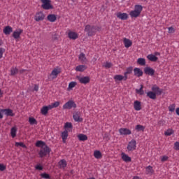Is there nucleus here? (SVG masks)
<instances>
[{"label": "nucleus", "instance_id": "9", "mask_svg": "<svg viewBox=\"0 0 179 179\" xmlns=\"http://www.w3.org/2000/svg\"><path fill=\"white\" fill-rule=\"evenodd\" d=\"M42 8L45 10H48L52 9L53 7L52 5H51V3H50V1H43Z\"/></svg>", "mask_w": 179, "mask_h": 179}, {"label": "nucleus", "instance_id": "38", "mask_svg": "<svg viewBox=\"0 0 179 179\" xmlns=\"http://www.w3.org/2000/svg\"><path fill=\"white\" fill-rule=\"evenodd\" d=\"M76 85H78V83L75 81H72V82L69 83L67 90H72V89L73 87H75L76 86Z\"/></svg>", "mask_w": 179, "mask_h": 179}, {"label": "nucleus", "instance_id": "37", "mask_svg": "<svg viewBox=\"0 0 179 179\" xmlns=\"http://www.w3.org/2000/svg\"><path fill=\"white\" fill-rule=\"evenodd\" d=\"M59 101H56L55 103H52L51 105H49V108L50 110H52V108H57V107H59Z\"/></svg>", "mask_w": 179, "mask_h": 179}, {"label": "nucleus", "instance_id": "5", "mask_svg": "<svg viewBox=\"0 0 179 179\" xmlns=\"http://www.w3.org/2000/svg\"><path fill=\"white\" fill-rule=\"evenodd\" d=\"M127 149L128 152H134V150H136V140L131 139L130 142H129Z\"/></svg>", "mask_w": 179, "mask_h": 179}, {"label": "nucleus", "instance_id": "15", "mask_svg": "<svg viewBox=\"0 0 179 179\" xmlns=\"http://www.w3.org/2000/svg\"><path fill=\"white\" fill-rule=\"evenodd\" d=\"M50 110H51L50 108V105L43 106L41 109V114H42V115H47Z\"/></svg>", "mask_w": 179, "mask_h": 179}, {"label": "nucleus", "instance_id": "17", "mask_svg": "<svg viewBox=\"0 0 179 179\" xmlns=\"http://www.w3.org/2000/svg\"><path fill=\"white\" fill-rule=\"evenodd\" d=\"M134 108L136 111H141L142 110V104L139 101H135L134 103Z\"/></svg>", "mask_w": 179, "mask_h": 179}, {"label": "nucleus", "instance_id": "13", "mask_svg": "<svg viewBox=\"0 0 179 179\" xmlns=\"http://www.w3.org/2000/svg\"><path fill=\"white\" fill-rule=\"evenodd\" d=\"M119 133L120 135H131L132 134V131L129 129L127 128H120L119 129Z\"/></svg>", "mask_w": 179, "mask_h": 179}, {"label": "nucleus", "instance_id": "61", "mask_svg": "<svg viewBox=\"0 0 179 179\" xmlns=\"http://www.w3.org/2000/svg\"><path fill=\"white\" fill-rule=\"evenodd\" d=\"M155 55H160V53L156 52V53H155Z\"/></svg>", "mask_w": 179, "mask_h": 179}, {"label": "nucleus", "instance_id": "23", "mask_svg": "<svg viewBox=\"0 0 179 179\" xmlns=\"http://www.w3.org/2000/svg\"><path fill=\"white\" fill-rule=\"evenodd\" d=\"M47 20H48V22H51L52 23H54V22L57 21V15L49 14L47 16Z\"/></svg>", "mask_w": 179, "mask_h": 179}, {"label": "nucleus", "instance_id": "21", "mask_svg": "<svg viewBox=\"0 0 179 179\" xmlns=\"http://www.w3.org/2000/svg\"><path fill=\"white\" fill-rule=\"evenodd\" d=\"M68 36L71 40H76V38L79 37V35L78 34V33L73 32V31H69L68 34Z\"/></svg>", "mask_w": 179, "mask_h": 179}, {"label": "nucleus", "instance_id": "19", "mask_svg": "<svg viewBox=\"0 0 179 179\" xmlns=\"http://www.w3.org/2000/svg\"><path fill=\"white\" fill-rule=\"evenodd\" d=\"M66 166H68V164L66 163V160H65V159H61L58 162V167H59V169H62L64 170V169H65Z\"/></svg>", "mask_w": 179, "mask_h": 179}, {"label": "nucleus", "instance_id": "46", "mask_svg": "<svg viewBox=\"0 0 179 179\" xmlns=\"http://www.w3.org/2000/svg\"><path fill=\"white\" fill-rule=\"evenodd\" d=\"M41 177L45 179H51V176L47 173H41Z\"/></svg>", "mask_w": 179, "mask_h": 179}, {"label": "nucleus", "instance_id": "1", "mask_svg": "<svg viewBox=\"0 0 179 179\" xmlns=\"http://www.w3.org/2000/svg\"><path fill=\"white\" fill-rule=\"evenodd\" d=\"M143 10V7L141 5H135L134 10L130 11L129 15L132 18L139 17V16H141V13H142Z\"/></svg>", "mask_w": 179, "mask_h": 179}, {"label": "nucleus", "instance_id": "47", "mask_svg": "<svg viewBox=\"0 0 179 179\" xmlns=\"http://www.w3.org/2000/svg\"><path fill=\"white\" fill-rule=\"evenodd\" d=\"M45 145V143H44V141H38L36 143V146L37 148H40V146H43Z\"/></svg>", "mask_w": 179, "mask_h": 179}, {"label": "nucleus", "instance_id": "50", "mask_svg": "<svg viewBox=\"0 0 179 179\" xmlns=\"http://www.w3.org/2000/svg\"><path fill=\"white\" fill-rule=\"evenodd\" d=\"M168 30H169V33L171 34H173V33L176 32V29H174V28L173 27H170L168 28Z\"/></svg>", "mask_w": 179, "mask_h": 179}, {"label": "nucleus", "instance_id": "30", "mask_svg": "<svg viewBox=\"0 0 179 179\" xmlns=\"http://www.w3.org/2000/svg\"><path fill=\"white\" fill-rule=\"evenodd\" d=\"M122 156V159L124 162H126L127 163L131 162V157L129 156H128L127 154L122 152L121 154Z\"/></svg>", "mask_w": 179, "mask_h": 179}, {"label": "nucleus", "instance_id": "31", "mask_svg": "<svg viewBox=\"0 0 179 179\" xmlns=\"http://www.w3.org/2000/svg\"><path fill=\"white\" fill-rule=\"evenodd\" d=\"M148 59H149V61H151L152 62H156V61H157L158 58L157 57H156V55H148L147 56Z\"/></svg>", "mask_w": 179, "mask_h": 179}, {"label": "nucleus", "instance_id": "41", "mask_svg": "<svg viewBox=\"0 0 179 179\" xmlns=\"http://www.w3.org/2000/svg\"><path fill=\"white\" fill-rule=\"evenodd\" d=\"M94 157L95 159H101V157H102L101 152L99 150L94 151Z\"/></svg>", "mask_w": 179, "mask_h": 179}, {"label": "nucleus", "instance_id": "53", "mask_svg": "<svg viewBox=\"0 0 179 179\" xmlns=\"http://www.w3.org/2000/svg\"><path fill=\"white\" fill-rule=\"evenodd\" d=\"M5 52V49L0 48V59L3 57V53Z\"/></svg>", "mask_w": 179, "mask_h": 179}, {"label": "nucleus", "instance_id": "51", "mask_svg": "<svg viewBox=\"0 0 179 179\" xmlns=\"http://www.w3.org/2000/svg\"><path fill=\"white\" fill-rule=\"evenodd\" d=\"M169 111H171V113H173V111H174V110H176V105L172 104V105L169 106Z\"/></svg>", "mask_w": 179, "mask_h": 179}, {"label": "nucleus", "instance_id": "32", "mask_svg": "<svg viewBox=\"0 0 179 179\" xmlns=\"http://www.w3.org/2000/svg\"><path fill=\"white\" fill-rule=\"evenodd\" d=\"M17 133V128L16 127H13L10 129V135L12 138H16V134Z\"/></svg>", "mask_w": 179, "mask_h": 179}, {"label": "nucleus", "instance_id": "10", "mask_svg": "<svg viewBox=\"0 0 179 179\" xmlns=\"http://www.w3.org/2000/svg\"><path fill=\"white\" fill-rule=\"evenodd\" d=\"M23 33V29H17L13 33V37L15 38V40H17L18 38H20V35Z\"/></svg>", "mask_w": 179, "mask_h": 179}, {"label": "nucleus", "instance_id": "54", "mask_svg": "<svg viewBox=\"0 0 179 179\" xmlns=\"http://www.w3.org/2000/svg\"><path fill=\"white\" fill-rule=\"evenodd\" d=\"M174 148L176 150H179V142L177 141L174 143Z\"/></svg>", "mask_w": 179, "mask_h": 179}, {"label": "nucleus", "instance_id": "43", "mask_svg": "<svg viewBox=\"0 0 179 179\" xmlns=\"http://www.w3.org/2000/svg\"><path fill=\"white\" fill-rule=\"evenodd\" d=\"M17 72H19V70L17 69V68H16V67L11 68L10 73H11L12 76L16 75V73H17Z\"/></svg>", "mask_w": 179, "mask_h": 179}, {"label": "nucleus", "instance_id": "36", "mask_svg": "<svg viewBox=\"0 0 179 179\" xmlns=\"http://www.w3.org/2000/svg\"><path fill=\"white\" fill-rule=\"evenodd\" d=\"M137 63L138 65H141V66H145L146 65V59L143 58H138L137 60Z\"/></svg>", "mask_w": 179, "mask_h": 179}, {"label": "nucleus", "instance_id": "24", "mask_svg": "<svg viewBox=\"0 0 179 179\" xmlns=\"http://www.w3.org/2000/svg\"><path fill=\"white\" fill-rule=\"evenodd\" d=\"M123 43H124V47L126 48H129V47H131L132 45V41H131L127 38H124Z\"/></svg>", "mask_w": 179, "mask_h": 179}, {"label": "nucleus", "instance_id": "14", "mask_svg": "<svg viewBox=\"0 0 179 179\" xmlns=\"http://www.w3.org/2000/svg\"><path fill=\"white\" fill-rule=\"evenodd\" d=\"M144 73L145 75H149L150 76H153L155 75V69L150 67H145L144 69Z\"/></svg>", "mask_w": 179, "mask_h": 179}, {"label": "nucleus", "instance_id": "22", "mask_svg": "<svg viewBox=\"0 0 179 179\" xmlns=\"http://www.w3.org/2000/svg\"><path fill=\"white\" fill-rule=\"evenodd\" d=\"M113 79H115V82H121V80H127V78H125V76L122 75H115L113 77Z\"/></svg>", "mask_w": 179, "mask_h": 179}, {"label": "nucleus", "instance_id": "26", "mask_svg": "<svg viewBox=\"0 0 179 179\" xmlns=\"http://www.w3.org/2000/svg\"><path fill=\"white\" fill-rule=\"evenodd\" d=\"M87 69V66L86 65H78L76 67V72H84Z\"/></svg>", "mask_w": 179, "mask_h": 179}, {"label": "nucleus", "instance_id": "4", "mask_svg": "<svg viewBox=\"0 0 179 179\" xmlns=\"http://www.w3.org/2000/svg\"><path fill=\"white\" fill-rule=\"evenodd\" d=\"M77 105L72 100H69L65 104L63 105V110H72V108H76Z\"/></svg>", "mask_w": 179, "mask_h": 179}, {"label": "nucleus", "instance_id": "45", "mask_svg": "<svg viewBox=\"0 0 179 179\" xmlns=\"http://www.w3.org/2000/svg\"><path fill=\"white\" fill-rule=\"evenodd\" d=\"M136 93H138V94H140L141 96H142L144 93V92H143V85H141L140 89L139 90H136Z\"/></svg>", "mask_w": 179, "mask_h": 179}, {"label": "nucleus", "instance_id": "48", "mask_svg": "<svg viewBox=\"0 0 179 179\" xmlns=\"http://www.w3.org/2000/svg\"><path fill=\"white\" fill-rule=\"evenodd\" d=\"M72 129V123L71 122H66L64 125V129Z\"/></svg>", "mask_w": 179, "mask_h": 179}, {"label": "nucleus", "instance_id": "27", "mask_svg": "<svg viewBox=\"0 0 179 179\" xmlns=\"http://www.w3.org/2000/svg\"><path fill=\"white\" fill-rule=\"evenodd\" d=\"M62 138L63 143H66V139H68V129H65L62 133Z\"/></svg>", "mask_w": 179, "mask_h": 179}, {"label": "nucleus", "instance_id": "35", "mask_svg": "<svg viewBox=\"0 0 179 179\" xmlns=\"http://www.w3.org/2000/svg\"><path fill=\"white\" fill-rule=\"evenodd\" d=\"M145 173L150 176L153 174V168L151 166H148L145 168Z\"/></svg>", "mask_w": 179, "mask_h": 179}, {"label": "nucleus", "instance_id": "25", "mask_svg": "<svg viewBox=\"0 0 179 179\" xmlns=\"http://www.w3.org/2000/svg\"><path fill=\"white\" fill-rule=\"evenodd\" d=\"M2 112L4 113L5 115H7L8 117L15 116V113H13V110H12L11 109H3Z\"/></svg>", "mask_w": 179, "mask_h": 179}, {"label": "nucleus", "instance_id": "11", "mask_svg": "<svg viewBox=\"0 0 179 179\" xmlns=\"http://www.w3.org/2000/svg\"><path fill=\"white\" fill-rule=\"evenodd\" d=\"M116 16L118 19H120L121 20H127V19H128V15L127 14V13L118 12L116 13Z\"/></svg>", "mask_w": 179, "mask_h": 179}, {"label": "nucleus", "instance_id": "8", "mask_svg": "<svg viewBox=\"0 0 179 179\" xmlns=\"http://www.w3.org/2000/svg\"><path fill=\"white\" fill-rule=\"evenodd\" d=\"M73 118L76 122H82L83 118L80 117V112H74L73 114Z\"/></svg>", "mask_w": 179, "mask_h": 179}, {"label": "nucleus", "instance_id": "59", "mask_svg": "<svg viewBox=\"0 0 179 179\" xmlns=\"http://www.w3.org/2000/svg\"><path fill=\"white\" fill-rule=\"evenodd\" d=\"M3 118V115H2V113H0V119Z\"/></svg>", "mask_w": 179, "mask_h": 179}, {"label": "nucleus", "instance_id": "7", "mask_svg": "<svg viewBox=\"0 0 179 179\" xmlns=\"http://www.w3.org/2000/svg\"><path fill=\"white\" fill-rule=\"evenodd\" d=\"M59 73H61V69L59 68H55L50 75V78L51 79H57V78L58 77V75H59Z\"/></svg>", "mask_w": 179, "mask_h": 179}, {"label": "nucleus", "instance_id": "57", "mask_svg": "<svg viewBox=\"0 0 179 179\" xmlns=\"http://www.w3.org/2000/svg\"><path fill=\"white\" fill-rule=\"evenodd\" d=\"M34 90L35 92H38V85H34Z\"/></svg>", "mask_w": 179, "mask_h": 179}, {"label": "nucleus", "instance_id": "34", "mask_svg": "<svg viewBox=\"0 0 179 179\" xmlns=\"http://www.w3.org/2000/svg\"><path fill=\"white\" fill-rule=\"evenodd\" d=\"M78 138L79 141H81L83 142H85V141H87V136L83 134H80L78 135Z\"/></svg>", "mask_w": 179, "mask_h": 179}, {"label": "nucleus", "instance_id": "39", "mask_svg": "<svg viewBox=\"0 0 179 179\" xmlns=\"http://www.w3.org/2000/svg\"><path fill=\"white\" fill-rule=\"evenodd\" d=\"M136 131L140 132L141 131L143 132L145 131V126H142L141 124H137L135 127Z\"/></svg>", "mask_w": 179, "mask_h": 179}, {"label": "nucleus", "instance_id": "3", "mask_svg": "<svg viewBox=\"0 0 179 179\" xmlns=\"http://www.w3.org/2000/svg\"><path fill=\"white\" fill-rule=\"evenodd\" d=\"M50 152L51 149H50V147L48 145H45L41 147L38 155L40 157H45V156H47V155H50Z\"/></svg>", "mask_w": 179, "mask_h": 179}, {"label": "nucleus", "instance_id": "33", "mask_svg": "<svg viewBox=\"0 0 179 179\" xmlns=\"http://www.w3.org/2000/svg\"><path fill=\"white\" fill-rule=\"evenodd\" d=\"M133 68L132 67H129L126 69V72H124V78L125 79H128V75L132 73Z\"/></svg>", "mask_w": 179, "mask_h": 179}, {"label": "nucleus", "instance_id": "63", "mask_svg": "<svg viewBox=\"0 0 179 179\" xmlns=\"http://www.w3.org/2000/svg\"><path fill=\"white\" fill-rule=\"evenodd\" d=\"M93 60H94V61H96V58H94Z\"/></svg>", "mask_w": 179, "mask_h": 179}, {"label": "nucleus", "instance_id": "12", "mask_svg": "<svg viewBox=\"0 0 179 179\" xmlns=\"http://www.w3.org/2000/svg\"><path fill=\"white\" fill-rule=\"evenodd\" d=\"M78 80H79L80 83H83V85H87V83L90 82V78L87 76L78 77Z\"/></svg>", "mask_w": 179, "mask_h": 179}, {"label": "nucleus", "instance_id": "58", "mask_svg": "<svg viewBox=\"0 0 179 179\" xmlns=\"http://www.w3.org/2000/svg\"><path fill=\"white\" fill-rule=\"evenodd\" d=\"M27 70H24V69H21V70H20V73H24V72H27Z\"/></svg>", "mask_w": 179, "mask_h": 179}, {"label": "nucleus", "instance_id": "28", "mask_svg": "<svg viewBox=\"0 0 179 179\" xmlns=\"http://www.w3.org/2000/svg\"><path fill=\"white\" fill-rule=\"evenodd\" d=\"M134 75L135 76H137L138 78H140V76H142L143 75V71L141 70L139 68H135L134 69Z\"/></svg>", "mask_w": 179, "mask_h": 179}, {"label": "nucleus", "instance_id": "52", "mask_svg": "<svg viewBox=\"0 0 179 179\" xmlns=\"http://www.w3.org/2000/svg\"><path fill=\"white\" fill-rule=\"evenodd\" d=\"M6 170V166L3 165V164H0V171H5Z\"/></svg>", "mask_w": 179, "mask_h": 179}, {"label": "nucleus", "instance_id": "6", "mask_svg": "<svg viewBox=\"0 0 179 179\" xmlns=\"http://www.w3.org/2000/svg\"><path fill=\"white\" fill-rule=\"evenodd\" d=\"M45 19V15L43 11L37 12L34 16L35 22H43Z\"/></svg>", "mask_w": 179, "mask_h": 179}, {"label": "nucleus", "instance_id": "40", "mask_svg": "<svg viewBox=\"0 0 179 179\" xmlns=\"http://www.w3.org/2000/svg\"><path fill=\"white\" fill-rule=\"evenodd\" d=\"M174 134V130L173 129H169L164 132L165 136H171Z\"/></svg>", "mask_w": 179, "mask_h": 179}, {"label": "nucleus", "instance_id": "60", "mask_svg": "<svg viewBox=\"0 0 179 179\" xmlns=\"http://www.w3.org/2000/svg\"><path fill=\"white\" fill-rule=\"evenodd\" d=\"M3 94V93H2V91L0 89V96H2Z\"/></svg>", "mask_w": 179, "mask_h": 179}, {"label": "nucleus", "instance_id": "20", "mask_svg": "<svg viewBox=\"0 0 179 179\" xmlns=\"http://www.w3.org/2000/svg\"><path fill=\"white\" fill-rule=\"evenodd\" d=\"M152 90L155 94H162V90L160 89V87H157V85H155L152 87Z\"/></svg>", "mask_w": 179, "mask_h": 179}, {"label": "nucleus", "instance_id": "29", "mask_svg": "<svg viewBox=\"0 0 179 179\" xmlns=\"http://www.w3.org/2000/svg\"><path fill=\"white\" fill-rule=\"evenodd\" d=\"M156 93H155L153 91H149L147 92V96L152 100H156Z\"/></svg>", "mask_w": 179, "mask_h": 179}, {"label": "nucleus", "instance_id": "42", "mask_svg": "<svg viewBox=\"0 0 179 179\" xmlns=\"http://www.w3.org/2000/svg\"><path fill=\"white\" fill-rule=\"evenodd\" d=\"M29 122L30 125H37V120L34 117H29Z\"/></svg>", "mask_w": 179, "mask_h": 179}, {"label": "nucleus", "instance_id": "44", "mask_svg": "<svg viewBox=\"0 0 179 179\" xmlns=\"http://www.w3.org/2000/svg\"><path fill=\"white\" fill-rule=\"evenodd\" d=\"M103 68H106V69H108L113 66V64L111 62H106L103 65Z\"/></svg>", "mask_w": 179, "mask_h": 179}, {"label": "nucleus", "instance_id": "55", "mask_svg": "<svg viewBox=\"0 0 179 179\" xmlns=\"http://www.w3.org/2000/svg\"><path fill=\"white\" fill-rule=\"evenodd\" d=\"M167 160H169V157H167V156H166V155L163 156V157H162V159H161V161H162V162H167Z\"/></svg>", "mask_w": 179, "mask_h": 179}, {"label": "nucleus", "instance_id": "62", "mask_svg": "<svg viewBox=\"0 0 179 179\" xmlns=\"http://www.w3.org/2000/svg\"><path fill=\"white\" fill-rule=\"evenodd\" d=\"M40 1H50V0H40Z\"/></svg>", "mask_w": 179, "mask_h": 179}, {"label": "nucleus", "instance_id": "56", "mask_svg": "<svg viewBox=\"0 0 179 179\" xmlns=\"http://www.w3.org/2000/svg\"><path fill=\"white\" fill-rule=\"evenodd\" d=\"M36 170H43V166H41V165H37L35 167Z\"/></svg>", "mask_w": 179, "mask_h": 179}, {"label": "nucleus", "instance_id": "16", "mask_svg": "<svg viewBox=\"0 0 179 179\" xmlns=\"http://www.w3.org/2000/svg\"><path fill=\"white\" fill-rule=\"evenodd\" d=\"M78 59L82 64H87V58H86V55L84 53H80L79 55Z\"/></svg>", "mask_w": 179, "mask_h": 179}, {"label": "nucleus", "instance_id": "2", "mask_svg": "<svg viewBox=\"0 0 179 179\" xmlns=\"http://www.w3.org/2000/svg\"><path fill=\"white\" fill-rule=\"evenodd\" d=\"M100 27L97 26H91V25H86L85 28V31L87 34V35L90 37L92 36H94L96 32L99 31Z\"/></svg>", "mask_w": 179, "mask_h": 179}, {"label": "nucleus", "instance_id": "49", "mask_svg": "<svg viewBox=\"0 0 179 179\" xmlns=\"http://www.w3.org/2000/svg\"><path fill=\"white\" fill-rule=\"evenodd\" d=\"M15 146L17 148H19V146H20L21 148H26V145H24V143H23L22 142H16Z\"/></svg>", "mask_w": 179, "mask_h": 179}, {"label": "nucleus", "instance_id": "18", "mask_svg": "<svg viewBox=\"0 0 179 179\" xmlns=\"http://www.w3.org/2000/svg\"><path fill=\"white\" fill-rule=\"evenodd\" d=\"M12 31H13V28H12V27L10 26L5 27L3 30V32L4 33V34H6V36H9V34H10Z\"/></svg>", "mask_w": 179, "mask_h": 179}]
</instances>
